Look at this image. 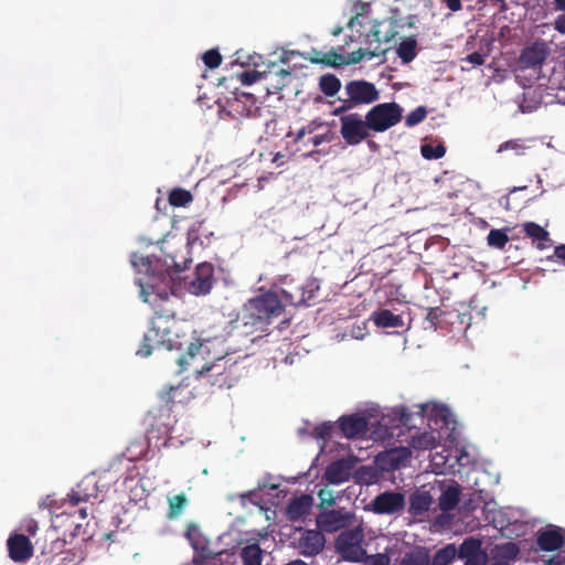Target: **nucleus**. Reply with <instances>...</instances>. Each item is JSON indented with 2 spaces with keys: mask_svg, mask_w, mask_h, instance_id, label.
Here are the masks:
<instances>
[{
  "mask_svg": "<svg viewBox=\"0 0 565 565\" xmlns=\"http://www.w3.org/2000/svg\"><path fill=\"white\" fill-rule=\"evenodd\" d=\"M152 291H145V301L154 307V316L151 319L150 328L145 333L141 347L137 354L147 358L154 349L182 350L183 342L177 333L178 321L173 307L169 303V292L156 291L152 285H149Z\"/></svg>",
  "mask_w": 565,
  "mask_h": 565,
  "instance_id": "nucleus-1",
  "label": "nucleus"
},
{
  "mask_svg": "<svg viewBox=\"0 0 565 565\" xmlns=\"http://www.w3.org/2000/svg\"><path fill=\"white\" fill-rule=\"evenodd\" d=\"M212 347L213 342L210 340L190 342L186 345L185 354L180 355L178 363L182 370L191 367L199 375L213 372L211 377L214 379L211 381V384L218 388H230L233 385V379L224 372V366L220 363L225 356L218 355L210 359L207 355Z\"/></svg>",
  "mask_w": 565,
  "mask_h": 565,
  "instance_id": "nucleus-2",
  "label": "nucleus"
},
{
  "mask_svg": "<svg viewBox=\"0 0 565 565\" xmlns=\"http://www.w3.org/2000/svg\"><path fill=\"white\" fill-rule=\"evenodd\" d=\"M282 311L284 306L278 295L266 291L244 305L242 320L245 326H250L256 331H265L271 319L279 317Z\"/></svg>",
  "mask_w": 565,
  "mask_h": 565,
  "instance_id": "nucleus-3",
  "label": "nucleus"
},
{
  "mask_svg": "<svg viewBox=\"0 0 565 565\" xmlns=\"http://www.w3.org/2000/svg\"><path fill=\"white\" fill-rule=\"evenodd\" d=\"M363 544L364 531L361 526H356L342 531L335 539L334 547L342 559L359 563L366 557Z\"/></svg>",
  "mask_w": 565,
  "mask_h": 565,
  "instance_id": "nucleus-4",
  "label": "nucleus"
},
{
  "mask_svg": "<svg viewBox=\"0 0 565 565\" xmlns=\"http://www.w3.org/2000/svg\"><path fill=\"white\" fill-rule=\"evenodd\" d=\"M403 108L396 103H383L372 107L365 115L370 130L383 132L398 124Z\"/></svg>",
  "mask_w": 565,
  "mask_h": 565,
  "instance_id": "nucleus-5",
  "label": "nucleus"
},
{
  "mask_svg": "<svg viewBox=\"0 0 565 565\" xmlns=\"http://www.w3.org/2000/svg\"><path fill=\"white\" fill-rule=\"evenodd\" d=\"M340 134L349 146H356L370 137L366 119H362L358 113L340 117Z\"/></svg>",
  "mask_w": 565,
  "mask_h": 565,
  "instance_id": "nucleus-6",
  "label": "nucleus"
},
{
  "mask_svg": "<svg viewBox=\"0 0 565 565\" xmlns=\"http://www.w3.org/2000/svg\"><path fill=\"white\" fill-rule=\"evenodd\" d=\"M551 55V47L544 40H535L526 44L520 53L519 64L522 70L541 68Z\"/></svg>",
  "mask_w": 565,
  "mask_h": 565,
  "instance_id": "nucleus-7",
  "label": "nucleus"
},
{
  "mask_svg": "<svg viewBox=\"0 0 565 565\" xmlns=\"http://www.w3.org/2000/svg\"><path fill=\"white\" fill-rule=\"evenodd\" d=\"M344 93L349 100L356 106L370 105L380 98L376 86L364 79H352L347 82Z\"/></svg>",
  "mask_w": 565,
  "mask_h": 565,
  "instance_id": "nucleus-8",
  "label": "nucleus"
},
{
  "mask_svg": "<svg viewBox=\"0 0 565 565\" xmlns=\"http://www.w3.org/2000/svg\"><path fill=\"white\" fill-rule=\"evenodd\" d=\"M300 535L295 541V548L305 557L320 554L326 546V537L320 530L299 529Z\"/></svg>",
  "mask_w": 565,
  "mask_h": 565,
  "instance_id": "nucleus-9",
  "label": "nucleus"
},
{
  "mask_svg": "<svg viewBox=\"0 0 565 565\" xmlns=\"http://www.w3.org/2000/svg\"><path fill=\"white\" fill-rule=\"evenodd\" d=\"M405 508V495L401 492L385 491L371 501V510L375 514H395Z\"/></svg>",
  "mask_w": 565,
  "mask_h": 565,
  "instance_id": "nucleus-10",
  "label": "nucleus"
},
{
  "mask_svg": "<svg viewBox=\"0 0 565 565\" xmlns=\"http://www.w3.org/2000/svg\"><path fill=\"white\" fill-rule=\"evenodd\" d=\"M214 284V267L210 263H201L196 266L194 277L190 281V290L194 295H206Z\"/></svg>",
  "mask_w": 565,
  "mask_h": 565,
  "instance_id": "nucleus-11",
  "label": "nucleus"
},
{
  "mask_svg": "<svg viewBox=\"0 0 565 565\" xmlns=\"http://www.w3.org/2000/svg\"><path fill=\"white\" fill-rule=\"evenodd\" d=\"M9 557L14 562L24 563L33 556V545L24 534H14L7 542Z\"/></svg>",
  "mask_w": 565,
  "mask_h": 565,
  "instance_id": "nucleus-12",
  "label": "nucleus"
},
{
  "mask_svg": "<svg viewBox=\"0 0 565 565\" xmlns=\"http://www.w3.org/2000/svg\"><path fill=\"white\" fill-rule=\"evenodd\" d=\"M351 515L341 510H330L317 516V525L321 531L333 533L347 526Z\"/></svg>",
  "mask_w": 565,
  "mask_h": 565,
  "instance_id": "nucleus-13",
  "label": "nucleus"
},
{
  "mask_svg": "<svg viewBox=\"0 0 565 565\" xmlns=\"http://www.w3.org/2000/svg\"><path fill=\"white\" fill-rule=\"evenodd\" d=\"M564 543V535L562 530L557 526H550L537 533L536 544L542 551H557L563 546Z\"/></svg>",
  "mask_w": 565,
  "mask_h": 565,
  "instance_id": "nucleus-14",
  "label": "nucleus"
},
{
  "mask_svg": "<svg viewBox=\"0 0 565 565\" xmlns=\"http://www.w3.org/2000/svg\"><path fill=\"white\" fill-rule=\"evenodd\" d=\"M290 77V71L279 67L277 63H270L265 70V79L269 84V93H279L288 84Z\"/></svg>",
  "mask_w": 565,
  "mask_h": 565,
  "instance_id": "nucleus-15",
  "label": "nucleus"
},
{
  "mask_svg": "<svg viewBox=\"0 0 565 565\" xmlns=\"http://www.w3.org/2000/svg\"><path fill=\"white\" fill-rule=\"evenodd\" d=\"M339 428L347 438H355L364 434L367 429L365 417L353 414L339 418Z\"/></svg>",
  "mask_w": 565,
  "mask_h": 565,
  "instance_id": "nucleus-16",
  "label": "nucleus"
},
{
  "mask_svg": "<svg viewBox=\"0 0 565 565\" xmlns=\"http://www.w3.org/2000/svg\"><path fill=\"white\" fill-rule=\"evenodd\" d=\"M312 498L309 494H302L292 499L286 509V515L289 521L296 522L310 513Z\"/></svg>",
  "mask_w": 565,
  "mask_h": 565,
  "instance_id": "nucleus-17",
  "label": "nucleus"
},
{
  "mask_svg": "<svg viewBox=\"0 0 565 565\" xmlns=\"http://www.w3.org/2000/svg\"><path fill=\"white\" fill-rule=\"evenodd\" d=\"M523 233L536 243V248L543 250L552 245L550 233L535 222H524L522 224Z\"/></svg>",
  "mask_w": 565,
  "mask_h": 565,
  "instance_id": "nucleus-18",
  "label": "nucleus"
},
{
  "mask_svg": "<svg viewBox=\"0 0 565 565\" xmlns=\"http://www.w3.org/2000/svg\"><path fill=\"white\" fill-rule=\"evenodd\" d=\"M350 478V467L344 460H335L331 462L326 471L324 479L332 484H340Z\"/></svg>",
  "mask_w": 565,
  "mask_h": 565,
  "instance_id": "nucleus-19",
  "label": "nucleus"
},
{
  "mask_svg": "<svg viewBox=\"0 0 565 565\" xmlns=\"http://www.w3.org/2000/svg\"><path fill=\"white\" fill-rule=\"evenodd\" d=\"M433 503V498L427 491H415L409 497L408 512L418 516L427 512Z\"/></svg>",
  "mask_w": 565,
  "mask_h": 565,
  "instance_id": "nucleus-20",
  "label": "nucleus"
},
{
  "mask_svg": "<svg viewBox=\"0 0 565 565\" xmlns=\"http://www.w3.org/2000/svg\"><path fill=\"white\" fill-rule=\"evenodd\" d=\"M412 457V451L407 447H398L388 450L385 458L390 469H398L405 467Z\"/></svg>",
  "mask_w": 565,
  "mask_h": 565,
  "instance_id": "nucleus-21",
  "label": "nucleus"
},
{
  "mask_svg": "<svg viewBox=\"0 0 565 565\" xmlns=\"http://www.w3.org/2000/svg\"><path fill=\"white\" fill-rule=\"evenodd\" d=\"M374 323L381 328H402L403 319L388 309H382L373 313Z\"/></svg>",
  "mask_w": 565,
  "mask_h": 565,
  "instance_id": "nucleus-22",
  "label": "nucleus"
},
{
  "mask_svg": "<svg viewBox=\"0 0 565 565\" xmlns=\"http://www.w3.org/2000/svg\"><path fill=\"white\" fill-rule=\"evenodd\" d=\"M301 294L297 299H294L292 295L290 297L291 305H306L311 306L315 300V292L319 290V284L316 279H310L307 281L305 286L300 288ZM286 296H288L287 291H284Z\"/></svg>",
  "mask_w": 565,
  "mask_h": 565,
  "instance_id": "nucleus-23",
  "label": "nucleus"
},
{
  "mask_svg": "<svg viewBox=\"0 0 565 565\" xmlns=\"http://www.w3.org/2000/svg\"><path fill=\"white\" fill-rule=\"evenodd\" d=\"M460 500V487L458 484L449 486L439 497V508L444 512L454 510Z\"/></svg>",
  "mask_w": 565,
  "mask_h": 565,
  "instance_id": "nucleus-24",
  "label": "nucleus"
},
{
  "mask_svg": "<svg viewBox=\"0 0 565 565\" xmlns=\"http://www.w3.org/2000/svg\"><path fill=\"white\" fill-rule=\"evenodd\" d=\"M168 502V511L167 519L175 520L178 519L186 508L189 500L184 493L173 494L167 497Z\"/></svg>",
  "mask_w": 565,
  "mask_h": 565,
  "instance_id": "nucleus-25",
  "label": "nucleus"
},
{
  "mask_svg": "<svg viewBox=\"0 0 565 565\" xmlns=\"http://www.w3.org/2000/svg\"><path fill=\"white\" fill-rule=\"evenodd\" d=\"M481 552H483L481 539L469 536L460 544L457 550V556L461 559H466Z\"/></svg>",
  "mask_w": 565,
  "mask_h": 565,
  "instance_id": "nucleus-26",
  "label": "nucleus"
},
{
  "mask_svg": "<svg viewBox=\"0 0 565 565\" xmlns=\"http://www.w3.org/2000/svg\"><path fill=\"white\" fill-rule=\"evenodd\" d=\"M319 89L327 97H334L341 89V81L331 73L321 75L319 77Z\"/></svg>",
  "mask_w": 565,
  "mask_h": 565,
  "instance_id": "nucleus-27",
  "label": "nucleus"
},
{
  "mask_svg": "<svg viewBox=\"0 0 565 565\" xmlns=\"http://www.w3.org/2000/svg\"><path fill=\"white\" fill-rule=\"evenodd\" d=\"M243 565H262L263 550L258 543H252L244 546L241 551Z\"/></svg>",
  "mask_w": 565,
  "mask_h": 565,
  "instance_id": "nucleus-28",
  "label": "nucleus"
},
{
  "mask_svg": "<svg viewBox=\"0 0 565 565\" xmlns=\"http://www.w3.org/2000/svg\"><path fill=\"white\" fill-rule=\"evenodd\" d=\"M416 46L417 41L413 36L406 38L399 43L397 47V55L403 63H411L416 57Z\"/></svg>",
  "mask_w": 565,
  "mask_h": 565,
  "instance_id": "nucleus-29",
  "label": "nucleus"
},
{
  "mask_svg": "<svg viewBox=\"0 0 565 565\" xmlns=\"http://www.w3.org/2000/svg\"><path fill=\"white\" fill-rule=\"evenodd\" d=\"M430 558L425 548H415L405 553L399 565H429Z\"/></svg>",
  "mask_w": 565,
  "mask_h": 565,
  "instance_id": "nucleus-30",
  "label": "nucleus"
},
{
  "mask_svg": "<svg viewBox=\"0 0 565 565\" xmlns=\"http://www.w3.org/2000/svg\"><path fill=\"white\" fill-rule=\"evenodd\" d=\"M75 489L76 495H78L83 502H87L92 498H97L96 483L89 478H85L81 482H78Z\"/></svg>",
  "mask_w": 565,
  "mask_h": 565,
  "instance_id": "nucleus-31",
  "label": "nucleus"
},
{
  "mask_svg": "<svg viewBox=\"0 0 565 565\" xmlns=\"http://www.w3.org/2000/svg\"><path fill=\"white\" fill-rule=\"evenodd\" d=\"M457 556V548L455 544H447L445 547L438 550L431 559V565H448Z\"/></svg>",
  "mask_w": 565,
  "mask_h": 565,
  "instance_id": "nucleus-32",
  "label": "nucleus"
},
{
  "mask_svg": "<svg viewBox=\"0 0 565 565\" xmlns=\"http://www.w3.org/2000/svg\"><path fill=\"white\" fill-rule=\"evenodd\" d=\"M416 407L418 408L416 413L409 412L408 408L404 406L396 411V414H398L399 422L403 426H406L408 428L415 427V424L413 423L414 415H417L419 416L420 419H423L427 405L420 404L417 405Z\"/></svg>",
  "mask_w": 565,
  "mask_h": 565,
  "instance_id": "nucleus-33",
  "label": "nucleus"
},
{
  "mask_svg": "<svg viewBox=\"0 0 565 565\" xmlns=\"http://www.w3.org/2000/svg\"><path fill=\"white\" fill-rule=\"evenodd\" d=\"M67 542L65 539L55 537L46 543L42 548V555L53 559L61 555L66 548Z\"/></svg>",
  "mask_w": 565,
  "mask_h": 565,
  "instance_id": "nucleus-34",
  "label": "nucleus"
},
{
  "mask_svg": "<svg viewBox=\"0 0 565 565\" xmlns=\"http://www.w3.org/2000/svg\"><path fill=\"white\" fill-rule=\"evenodd\" d=\"M343 46H338L337 49H332L328 53H323V60H316L317 62H322V65L339 67L344 65V54Z\"/></svg>",
  "mask_w": 565,
  "mask_h": 565,
  "instance_id": "nucleus-35",
  "label": "nucleus"
},
{
  "mask_svg": "<svg viewBox=\"0 0 565 565\" xmlns=\"http://www.w3.org/2000/svg\"><path fill=\"white\" fill-rule=\"evenodd\" d=\"M192 200L191 192L182 188L173 189L169 194V203L177 207L185 206Z\"/></svg>",
  "mask_w": 565,
  "mask_h": 565,
  "instance_id": "nucleus-36",
  "label": "nucleus"
},
{
  "mask_svg": "<svg viewBox=\"0 0 565 565\" xmlns=\"http://www.w3.org/2000/svg\"><path fill=\"white\" fill-rule=\"evenodd\" d=\"M411 446L415 449H433L436 447V439L430 433H422L412 437Z\"/></svg>",
  "mask_w": 565,
  "mask_h": 565,
  "instance_id": "nucleus-37",
  "label": "nucleus"
},
{
  "mask_svg": "<svg viewBox=\"0 0 565 565\" xmlns=\"http://www.w3.org/2000/svg\"><path fill=\"white\" fill-rule=\"evenodd\" d=\"M488 245L498 249H503L509 242V236L504 230H491L487 236Z\"/></svg>",
  "mask_w": 565,
  "mask_h": 565,
  "instance_id": "nucleus-38",
  "label": "nucleus"
},
{
  "mask_svg": "<svg viewBox=\"0 0 565 565\" xmlns=\"http://www.w3.org/2000/svg\"><path fill=\"white\" fill-rule=\"evenodd\" d=\"M520 553V548L515 543L508 542L497 547V555L507 563L513 561Z\"/></svg>",
  "mask_w": 565,
  "mask_h": 565,
  "instance_id": "nucleus-39",
  "label": "nucleus"
},
{
  "mask_svg": "<svg viewBox=\"0 0 565 565\" xmlns=\"http://www.w3.org/2000/svg\"><path fill=\"white\" fill-rule=\"evenodd\" d=\"M420 153L427 160L440 159L445 156L446 148L441 143L437 146L425 143L420 147Z\"/></svg>",
  "mask_w": 565,
  "mask_h": 565,
  "instance_id": "nucleus-40",
  "label": "nucleus"
},
{
  "mask_svg": "<svg viewBox=\"0 0 565 565\" xmlns=\"http://www.w3.org/2000/svg\"><path fill=\"white\" fill-rule=\"evenodd\" d=\"M131 263L134 267H136L139 271L145 273L147 275L152 274L153 269L151 257L134 254L131 257Z\"/></svg>",
  "mask_w": 565,
  "mask_h": 565,
  "instance_id": "nucleus-41",
  "label": "nucleus"
},
{
  "mask_svg": "<svg viewBox=\"0 0 565 565\" xmlns=\"http://www.w3.org/2000/svg\"><path fill=\"white\" fill-rule=\"evenodd\" d=\"M334 429V426L330 422H324L318 426H316L311 433L312 437L322 440L326 443L331 438L332 431Z\"/></svg>",
  "mask_w": 565,
  "mask_h": 565,
  "instance_id": "nucleus-42",
  "label": "nucleus"
},
{
  "mask_svg": "<svg viewBox=\"0 0 565 565\" xmlns=\"http://www.w3.org/2000/svg\"><path fill=\"white\" fill-rule=\"evenodd\" d=\"M427 114L428 111L425 106H418L406 116L405 125L407 127H414L424 121L425 118L427 117Z\"/></svg>",
  "mask_w": 565,
  "mask_h": 565,
  "instance_id": "nucleus-43",
  "label": "nucleus"
},
{
  "mask_svg": "<svg viewBox=\"0 0 565 565\" xmlns=\"http://www.w3.org/2000/svg\"><path fill=\"white\" fill-rule=\"evenodd\" d=\"M374 56H377L376 52H371L365 49H359L358 51L350 53L348 56L344 55V65L358 64L364 57L372 58Z\"/></svg>",
  "mask_w": 565,
  "mask_h": 565,
  "instance_id": "nucleus-44",
  "label": "nucleus"
},
{
  "mask_svg": "<svg viewBox=\"0 0 565 565\" xmlns=\"http://www.w3.org/2000/svg\"><path fill=\"white\" fill-rule=\"evenodd\" d=\"M202 60L209 68H216L222 63V55L217 50L211 49L203 54Z\"/></svg>",
  "mask_w": 565,
  "mask_h": 565,
  "instance_id": "nucleus-45",
  "label": "nucleus"
},
{
  "mask_svg": "<svg viewBox=\"0 0 565 565\" xmlns=\"http://www.w3.org/2000/svg\"><path fill=\"white\" fill-rule=\"evenodd\" d=\"M183 388L180 386H171L170 390L163 393L162 398L167 403L168 409L171 411L175 403H180L179 395H181Z\"/></svg>",
  "mask_w": 565,
  "mask_h": 565,
  "instance_id": "nucleus-46",
  "label": "nucleus"
},
{
  "mask_svg": "<svg viewBox=\"0 0 565 565\" xmlns=\"http://www.w3.org/2000/svg\"><path fill=\"white\" fill-rule=\"evenodd\" d=\"M242 84L244 85H252L258 79L264 78L265 79V71H244L241 74L237 75Z\"/></svg>",
  "mask_w": 565,
  "mask_h": 565,
  "instance_id": "nucleus-47",
  "label": "nucleus"
},
{
  "mask_svg": "<svg viewBox=\"0 0 565 565\" xmlns=\"http://www.w3.org/2000/svg\"><path fill=\"white\" fill-rule=\"evenodd\" d=\"M339 102H340V105L337 108H334L332 111L333 116H340V115L344 116L345 113L353 109L354 107H358L355 104H352L349 100V96H347L345 98L340 97Z\"/></svg>",
  "mask_w": 565,
  "mask_h": 565,
  "instance_id": "nucleus-48",
  "label": "nucleus"
},
{
  "mask_svg": "<svg viewBox=\"0 0 565 565\" xmlns=\"http://www.w3.org/2000/svg\"><path fill=\"white\" fill-rule=\"evenodd\" d=\"M369 565H390V557L386 554H375L371 556H366Z\"/></svg>",
  "mask_w": 565,
  "mask_h": 565,
  "instance_id": "nucleus-49",
  "label": "nucleus"
},
{
  "mask_svg": "<svg viewBox=\"0 0 565 565\" xmlns=\"http://www.w3.org/2000/svg\"><path fill=\"white\" fill-rule=\"evenodd\" d=\"M333 139V132L331 130H327L324 134L316 135L312 137L309 141L315 146L318 147L323 142H331Z\"/></svg>",
  "mask_w": 565,
  "mask_h": 565,
  "instance_id": "nucleus-50",
  "label": "nucleus"
},
{
  "mask_svg": "<svg viewBox=\"0 0 565 565\" xmlns=\"http://www.w3.org/2000/svg\"><path fill=\"white\" fill-rule=\"evenodd\" d=\"M487 561H488V555L483 551L475 556L466 558L465 565H486Z\"/></svg>",
  "mask_w": 565,
  "mask_h": 565,
  "instance_id": "nucleus-51",
  "label": "nucleus"
},
{
  "mask_svg": "<svg viewBox=\"0 0 565 565\" xmlns=\"http://www.w3.org/2000/svg\"><path fill=\"white\" fill-rule=\"evenodd\" d=\"M318 497L322 504L333 505L335 502L332 491L327 488L321 489L318 492Z\"/></svg>",
  "mask_w": 565,
  "mask_h": 565,
  "instance_id": "nucleus-52",
  "label": "nucleus"
},
{
  "mask_svg": "<svg viewBox=\"0 0 565 565\" xmlns=\"http://www.w3.org/2000/svg\"><path fill=\"white\" fill-rule=\"evenodd\" d=\"M547 259L548 260L557 259L565 265V244L555 246L553 255L548 256Z\"/></svg>",
  "mask_w": 565,
  "mask_h": 565,
  "instance_id": "nucleus-53",
  "label": "nucleus"
},
{
  "mask_svg": "<svg viewBox=\"0 0 565 565\" xmlns=\"http://www.w3.org/2000/svg\"><path fill=\"white\" fill-rule=\"evenodd\" d=\"M322 56H323V53L321 51H319L317 49H311V51L306 53L305 58L312 64H321L322 65V62L316 61V60H323Z\"/></svg>",
  "mask_w": 565,
  "mask_h": 565,
  "instance_id": "nucleus-54",
  "label": "nucleus"
},
{
  "mask_svg": "<svg viewBox=\"0 0 565 565\" xmlns=\"http://www.w3.org/2000/svg\"><path fill=\"white\" fill-rule=\"evenodd\" d=\"M484 57H486V55H483L479 52H473V53L467 55L465 57V61H467L473 65H482L484 63Z\"/></svg>",
  "mask_w": 565,
  "mask_h": 565,
  "instance_id": "nucleus-55",
  "label": "nucleus"
},
{
  "mask_svg": "<svg viewBox=\"0 0 565 565\" xmlns=\"http://www.w3.org/2000/svg\"><path fill=\"white\" fill-rule=\"evenodd\" d=\"M521 148V145L516 140H509L500 145L498 151L502 152L505 150H518Z\"/></svg>",
  "mask_w": 565,
  "mask_h": 565,
  "instance_id": "nucleus-56",
  "label": "nucleus"
},
{
  "mask_svg": "<svg viewBox=\"0 0 565 565\" xmlns=\"http://www.w3.org/2000/svg\"><path fill=\"white\" fill-rule=\"evenodd\" d=\"M443 3H445L447 6V8L449 10H451L452 12H457L459 10H461L462 8V4H461V0H440Z\"/></svg>",
  "mask_w": 565,
  "mask_h": 565,
  "instance_id": "nucleus-57",
  "label": "nucleus"
},
{
  "mask_svg": "<svg viewBox=\"0 0 565 565\" xmlns=\"http://www.w3.org/2000/svg\"><path fill=\"white\" fill-rule=\"evenodd\" d=\"M554 29L557 32L565 34V14H561L555 19Z\"/></svg>",
  "mask_w": 565,
  "mask_h": 565,
  "instance_id": "nucleus-58",
  "label": "nucleus"
},
{
  "mask_svg": "<svg viewBox=\"0 0 565 565\" xmlns=\"http://www.w3.org/2000/svg\"><path fill=\"white\" fill-rule=\"evenodd\" d=\"M65 501L68 502L73 507H76L81 502H83L82 499L78 495H76V489L75 488L72 489V491L67 494Z\"/></svg>",
  "mask_w": 565,
  "mask_h": 565,
  "instance_id": "nucleus-59",
  "label": "nucleus"
},
{
  "mask_svg": "<svg viewBox=\"0 0 565 565\" xmlns=\"http://www.w3.org/2000/svg\"><path fill=\"white\" fill-rule=\"evenodd\" d=\"M323 124L319 119L311 120L308 125L303 126L308 134H313L317 131Z\"/></svg>",
  "mask_w": 565,
  "mask_h": 565,
  "instance_id": "nucleus-60",
  "label": "nucleus"
},
{
  "mask_svg": "<svg viewBox=\"0 0 565 565\" xmlns=\"http://www.w3.org/2000/svg\"><path fill=\"white\" fill-rule=\"evenodd\" d=\"M438 309L430 308L428 309L427 319L431 322V324H436L438 320Z\"/></svg>",
  "mask_w": 565,
  "mask_h": 565,
  "instance_id": "nucleus-61",
  "label": "nucleus"
},
{
  "mask_svg": "<svg viewBox=\"0 0 565 565\" xmlns=\"http://www.w3.org/2000/svg\"><path fill=\"white\" fill-rule=\"evenodd\" d=\"M546 565H565V557H562V556L551 557L546 562Z\"/></svg>",
  "mask_w": 565,
  "mask_h": 565,
  "instance_id": "nucleus-62",
  "label": "nucleus"
},
{
  "mask_svg": "<svg viewBox=\"0 0 565 565\" xmlns=\"http://www.w3.org/2000/svg\"><path fill=\"white\" fill-rule=\"evenodd\" d=\"M306 135H309L305 127H301L296 134L294 141L299 142Z\"/></svg>",
  "mask_w": 565,
  "mask_h": 565,
  "instance_id": "nucleus-63",
  "label": "nucleus"
},
{
  "mask_svg": "<svg viewBox=\"0 0 565 565\" xmlns=\"http://www.w3.org/2000/svg\"><path fill=\"white\" fill-rule=\"evenodd\" d=\"M38 530V523L34 520H31L26 525V532L31 535H34Z\"/></svg>",
  "mask_w": 565,
  "mask_h": 565,
  "instance_id": "nucleus-64",
  "label": "nucleus"
}]
</instances>
